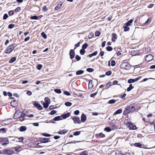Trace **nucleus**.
Segmentation results:
<instances>
[{
  "instance_id": "f257e3e1",
  "label": "nucleus",
  "mask_w": 155,
  "mask_h": 155,
  "mask_svg": "<svg viewBox=\"0 0 155 155\" xmlns=\"http://www.w3.org/2000/svg\"><path fill=\"white\" fill-rule=\"evenodd\" d=\"M16 46L17 45L15 44H12L9 45L6 49L5 51V53L6 54L11 53Z\"/></svg>"
},
{
  "instance_id": "f03ea898",
  "label": "nucleus",
  "mask_w": 155,
  "mask_h": 155,
  "mask_svg": "<svg viewBox=\"0 0 155 155\" xmlns=\"http://www.w3.org/2000/svg\"><path fill=\"white\" fill-rule=\"evenodd\" d=\"M120 67L121 68L128 70L130 68V65L128 63L124 62L121 64Z\"/></svg>"
},
{
  "instance_id": "7ed1b4c3",
  "label": "nucleus",
  "mask_w": 155,
  "mask_h": 155,
  "mask_svg": "<svg viewBox=\"0 0 155 155\" xmlns=\"http://www.w3.org/2000/svg\"><path fill=\"white\" fill-rule=\"evenodd\" d=\"M40 143H36L37 146L39 147H41V146L39 145V144H41V143H45L46 142H48V138H43L41 139L40 140Z\"/></svg>"
},
{
  "instance_id": "20e7f679",
  "label": "nucleus",
  "mask_w": 155,
  "mask_h": 155,
  "mask_svg": "<svg viewBox=\"0 0 155 155\" xmlns=\"http://www.w3.org/2000/svg\"><path fill=\"white\" fill-rule=\"evenodd\" d=\"M4 153L5 154L12 155L14 153V151L9 149H6L3 151Z\"/></svg>"
},
{
  "instance_id": "39448f33",
  "label": "nucleus",
  "mask_w": 155,
  "mask_h": 155,
  "mask_svg": "<svg viewBox=\"0 0 155 155\" xmlns=\"http://www.w3.org/2000/svg\"><path fill=\"white\" fill-rule=\"evenodd\" d=\"M1 142H3V145H5L8 144L9 140L8 138L5 137L1 139Z\"/></svg>"
},
{
  "instance_id": "423d86ee",
  "label": "nucleus",
  "mask_w": 155,
  "mask_h": 155,
  "mask_svg": "<svg viewBox=\"0 0 155 155\" xmlns=\"http://www.w3.org/2000/svg\"><path fill=\"white\" fill-rule=\"evenodd\" d=\"M21 114V112L19 110H17L14 114V117L15 119H17L19 117V116Z\"/></svg>"
},
{
  "instance_id": "0eeeda50",
  "label": "nucleus",
  "mask_w": 155,
  "mask_h": 155,
  "mask_svg": "<svg viewBox=\"0 0 155 155\" xmlns=\"http://www.w3.org/2000/svg\"><path fill=\"white\" fill-rule=\"evenodd\" d=\"M153 59V56L152 55L149 54L146 56L145 60L146 61L149 62L152 60Z\"/></svg>"
},
{
  "instance_id": "6e6552de",
  "label": "nucleus",
  "mask_w": 155,
  "mask_h": 155,
  "mask_svg": "<svg viewBox=\"0 0 155 155\" xmlns=\"http://www.w3.org/2000/svg\"><path fill=\"white\" fill-rule=\"evenodd\" d=\"M141 78V77H139L137 78L134 79H130L128 80V82L129 83H131L133 82L137 81L138 80H139Z\"/></svg>"
},
{
  "instance_id": "1a4fd4ad",
  "label": "nucleus",
  "mask_w": 155,
  "mask_h": 155,
  "mask_svg": "<svg viewBox=\"0 0 155 155\" xmlns=\"http://www.w3.org/2000/svg\"><path fill=\"white\" fill-rule=\"evenodd\" d=\"M34 105L36 107H37L39 110H41L43 109V107L40 104H39L36 101L35 102Z\"/></svg>"
},
{
  "instance_id": "9d476101",
  "label": "nucleus",
  "mask_w": 155,
  "mask_h": 155,
  "mask_svg": "<svg viewBox=\"0 0 155 155\" xmlns=\"http://www.w3.org/2000/svg\"><path fill=\"white\" fill-rule=\"evenodd\" d=\"M69 54L70 58L71 59H72L74 58L75 56V53L74 50L72 49L70 50L69 52Z\"/></svg>"
},
{
  "instance_id": "9b49d317",
  "label": "nucleus",
  "mask_w": 155,
  "mask_h": 155,
  "mask_svg": "<svg viewBox=\"0 0 155 155\" xmlns=\"http://www.w3.org/2000/svg\"><path fill=\"white\" fill-rule=\"evenodd\" d=\"M136 105L134 104H130L128 107L130 109L132 112L134 111L135 110V107Z\"/></svg>"
},
{
  "instance_id": "f8f14e48",
  "label": "nucleus",
  "mask_w": 155,
  "mask_h": 155,
  "mask_svg": "<svg viewBox=\"0 0 155 155\" xmlns=\"http://www.w3.org/2000/svg\"><path fill=\"white\" fill-rule=\"evenodd\" d=\"M72 119L73 120L75 123L80 124L81 123L80 118L78 117H76L72 118Z\"/></svg>"
},
{
  "instance_id": "ddd939ff",
  "label": "nucleus",
  "mask_w": 155,
  "mask_h": 155,
  "mask_svg": "<svg viewBox=\"0 0 155 155\" xmlns=\"http://www.w3.org/2000/svg\"><path fill=\"white\" fill-rule=\"evenodd\" d=\"M70 115H71V114L69 112H68L65 114H63L61 116V117L62 118L64 119H65L66 118H67L69 117L70 116Z\"/></svg>"
},
{
  "instance_id": "4468645a",
  "label": "nucleus",
  "mask_w": 155,
  "mask_h": 155,
  "mask_svg": "<svg viewBox=\"0 0 155 155\" xmlns=\"http://www.w3.org/2000/svg\"><path fill=\"white\" fill-rule=\"evenodd\" d=\"M11 105L14 107H16L18 105L17 101L15 100H14L11 102Z\"/></svg>"
},
{
  "instance_id": "2eb2a0df",
  "label": "nucleus",
  "mask_w": 155,
  "mask_h": 155,
  "mask_svg": "<svg viewBox=\"0 0 155 155\" xmlns=\"http://www.w3.org/2000/svg\"><path fill=\"white\" fill-rule=\"evenodd\" d=\"M128 127H129V129L130 130H134L136 129L137 127L136 125H134L133 124L130 123L128 126Z\"/></svg>"
},
{
  "instance_id": "dca6fc26",
  "label": "nucleus",
  "mask_w": 155,
  "mask_h": 155,
  "mask_svg": "<svg viewBox=\"0 0 155 155\" xmlns=\"http://www.w3.org/2000/svg\"><path fill=\"white\" fill-rule=\"evenodd\" d=\"M134 145L136 147L139 148H143L144 145L143 144H141L140 143H135L134 144Z\"/></svg>"
},
{
  "instance_id": "f3484780",
  "label": "nucleus",
  "mask_w": 155,
  "mask_h": 155,
  "mask_svg": "<svg viewBox=\"0 0 155 155\" xmlns=\"http://www.w3.org/2000/svg\"><path fill=\"white\" fill-rule=\"evenodd\" d=\"M128 26H128L126 24H125L123 26V28H124V31H129L130 28Z\"/></svg>"
},
{
  "instance_id": "a211bd4d",
  "label": "nucleus",
  "mask_w": 155,
  "mask_h": 155,
  "mask_svg": "<svg viewBox=\"0 0 155 155\" xmlns=\"http://www.w3.org/2000/svg\"><path fill=\"white\" fill-rule=\"evenodd\" d=\"M62 5V3L61 2H60L59 3L58 5L57 6H56L55 8V10H58L61 7Z\"/></svg>"
},
{
  "instance_id": "6ab92c4d",
  "label": "nucleus",
  "mask_w": 155,
  "mask_h": 155,
  "mask_svg": "<svg viewBox=\"0 0 155 155\" xmlns=\"http://www.w3.org/2000/svg\"><path fill=\"white\" fill-rule=\"evenodd\" d=\"M117 38V35L115 33L112 34V41L114 42L116 39Z\"/></svg>"
},
{
  "instance_id": "aec40b11",
  "label": "nucleus",
  "mask_w": 155,
  "mask_h": 155,
  "mask_svg": "<svg viewBox=\"0 0 155 155\" xmlns=\"http://www.w3.org/2000/svg\"><path fill=\"white\" fill-rule=\"evenodd\" d=\"M87 117L84 114H82L81 116V120L82 122H84L86 120Z\"/></svg>"
},
{
  "instance_id": "412c9836",
  "label": "nucleus",
  "mask_w": 155,
  "mask_h": 155,
  "mask_svg": "<svg viewBox=\"0 0 155 155\" xmlns=\"http://www.w3.org/2000/svg\"><path fill=\"white\" fill-rule=\"evenodd\" d=\"M27 128L25 126H22L20 127L19 130L23 132L26 130Z\"/></svg>"
},
{
  "instance_id": "4be33fe9",
  "label": "nucleus",
  "mask_w": 155,
  "mask_h": 155,
  "mask_svg": "<svg viewBox=\"0 0 155 155\" xmlns=\"http://www.w3.org/2000/svg\"><path fill=\"white\" fill-rule=\"evenodd\" d=\"M84 72V71L82 70L78 71L76 72V74L77 75H80L83 74Z\"/></svg>"
},
{
  "instance_id": "5701e85b",
  "label": "nucleus",
  "mask_w": 155,
  "mask_h": 155,
  "mask_svg": "<svg viewBox=\"0 0 155 155\" xmlns=\"http://www.w3.org/2000/svg\"><path fill=\"white\" fill-rule=\"evenodd\" d=\"M97 54V51H95L94 53H93L92 54H90L88 56L89 57V58H91L92 57L96 55Z\"/></svg>"
},
{
  "instance_id": "b1692460",
  "label": "nucleus",
  "mask_w": 155,
  "mask_h": 155,
  "mask_svg": "<svg viewBox=\"0 0 155 155\" xmlns=\"http://www.w3.org/2000/svg\"><path fill=\"white\" fill-rule=\"evenodd\" d=\"M122 112V110L121 109H119L117 110L114 114V115H116V114H120Z\"/></svg>"
},
{
  "instance_id": "393cba45",
  "label": "nucleus",
  "mask_w": 155,
  "mask_h": 155,
  "mask_svg": "<svg viewBox=\"0 0 155 155\" xmlns=\"http://www.w3.org/2000/svg\"><path fill=\"white\" fill-rule=\"evenodd\" d=\"M61 120V116H58L55 117L53 119V120L54 121H58Z\"/></svg>"
},
{
  "instance_id": "a878e982",
  "label": "nucleus",
  "mask_w": 155,
  "mask_h": 155,
  "mask_svg": "<svg viewBox=\"0 0 155 155\" xmlns=\"http://www.w3.org/2000/svg\"><path fill=\"white\" fill-rule=\"evenodd\" d=\"M133 21V20L130 19L129 21H128L127 23L125 24L127 25L128 26H130L132 25V22Z\"/></svg>"
},
{
  "instance_id": "bb28decb",
  "label": "nucleus",
  "mask_w": 155,
  "mask_h": 155,
  "mask_svg": "<svg viewBox=\"0 0 155 155\" xmlns=\"http://www.w3.org/2000/svg\"><path fill=\"white\" fill-rule=\"evenodd\" d=\"M92 81H90L89 82L88 84V87L89 88H91L93 87V84Z\"/></svg>"
},
{
  "instance_id": "cd10ccee",
  "label": "nucleus",
  "mask_w": 155,
  "mask_h": 155,
  "mask_svg": "<svg viewBox=\"0 0 155 155\" xmlns=\"http://www.w3.org/2000/svg\"><path fill=\"white\" fill-rule=\"evenodd\" d=\"M16 60V58L15 57L12 58L9 61V63H12L15 61Z\"/></svg>"
},
{
  "instance_id": "c85d7f7f",
  "label": "nucleus",
  "mask_w": 155,
  "mask_h": 155,
  "mask_svg": "<svg viewBox=\"0 0 155 155\" xmlns=\"http://www.w3.org/2000/svg\"><path fill=\"white\" fill-rule=\"evenodd\" d=\"M67 132V131L66 130H64L61 131L59 132L58 134H65Z\"/></svg>"
},
{
  "instance_id": "c756f323",
  "label": "nucleus",
  "mask_w": 155,
  "mask_h": 155,
  "mask_svg": "<svg viewBox=\"0 0 155 155\" xmlns=\"http://www.w3.org/2000/svg\"><path fill=\"white\" fill-rule=\"evenodd\" d=\"M45 101L47 103L50 104V99L48 97H46L45 98Z\"/></svg>"
},
{
  "instance_id": "7c9ffc66",
  "label": "nucleus",
  "mask_w": 155,
  "mask_h": 155,
  "mask_svg": "<svg viewBox=\"0 0 155 155\" xmlns=\"http://www.w3.org/2000/svg\"><path fill=\"white\" fill-rule=\"evenodd\" d=\"M95 136H99L103 138L105 137V135L104 134H102V133H100L99 134H97L95 135Z\"/></svg>"
},
{
  "instance_id": "2f4dec72",
  "label": "nucleus",
  "mask_w": 155,
  "mask_h": 155,
  "mask_svg": "<svg viewBox=\"0 0 155 155\" xmlns=\"http://www.w3.org/2000/svg\"><path fill=\"white\" fill-rule=\"evenodd\" d=\"M116 101L114 99H112L110 100L107 103L108 104H114L115 103Z\"/></svg>"
},
{
  "instance_id": "473e14b6",
  "label": "nucleus",
  "mask_w": 155,
  "mask_h": 155,
  "mask_svg": "<svg viewBox=\"0 0 155 155\" xmlns=\"http://www.w3.org/2000/svg\"><path fill=\"white\" fill-rule=\"evenodd\" d=\"M134 87L132 86V84H130L129 85V87L127 88V91H131L133 88Z\"/></svg>"
},
{
  "instance_id": "72a5a7b5",
  "label": "nucleus",
  "mask_w": 155,
  "mask_h": 155,
  "mask_svg": "<svg viewBox=\"0 0 155 155\" xmlns=\"http://www.w3.org/2000/svg\"><path fill=\"white\" fill-rule=\"evenodd\" d=\"M137 52L136 51H133L131 52L130 54L132 56H135L137 55Z\"/></svg>"
},
{
  "instance_id": "f704fd0d",
  "label": "nucleus",
  "mask_w": 155,
  "mask_h": 155,
  "mask_svg": "<svg viewBox=\"0 0 155 155\" xmlns=\"http://www.w3.org/2000/svg\"><path fill=\"white\" fill-rule=\"evenodd\" d=\"M130 113V111L128 110V109H127L126 108L125 110L123 112V114L124 115H126V114H129Z\"/></svg>"
},
{
  "instance_id": "c9c22d12",
  "label": "nucleus",
  "mask_w": 155,
  "mask_h": 155,
  "mask_svg": "<svg viewBox=\"0 0 155 155\" xmlns=\"http://www.w3.org/2000/svg\"><path fill=\"white\" fill-rule=\"evenodd\" d=\"M128 121H129V119L125 120L124 122V124L127 126H128L130 124V123Z\"/></svg>"
},
{
  "instance_id": "e433bc0d",
  "label": "nucleus",
  "mask_w": 155,
  "mask_h": 155,
  "mask_svg": "<svg viewBox=\"0 0 155 155\" xmlns=\"http://www.w3.org/2000/svg\"><path fill=\"white\" fill-rule=\"evenodd\" d=\"M43 102V105L44 107L45 108H48V107L49 104L44 103V102Z\"/></svg>"
},
{
  "instance_id": "4c0bfd02",
  "label": "nucleus",
  "mask_w": 155,
  "mask_h": 155,
  "mask_svg": "<svg viewBox=\"0 0 155 155\" xmlns=\"http://www.w3.org/2000/svg\"><path fill=\"white\" fill-rule=\"evenodd\" d=\"M54 91L56 93L58 94H61V91L60 89H55Z\"/></svg>"
},
{
  "instance_id": "58836bf2",
  "label": "nucleus",
  "mask_w": 155,
  "mask_h": 155,
  "mask_svg": "<svg viewBox=\"0 0 155 155\" xmlns=\"http://www.w3.org/2000/svg\"><path fill=\"white\" fill-rule=\"evenodd\" d=\"M88 46V45L87 43H85L82 46V49H86Z\"/></svg>"
},
{
  "instance_id": "ea45409f",
  "label": "nucleus",
  "mask_w": 155,
  "mask_h": 155,
  "mask_svg": "<svg viewBox=\"0 0 155 155\" xmlns=\"http://www.w3.org/2000/svg\"><path fill=\"white\" fill-rule=\"evenodd\" d=\"M72 104L70 102H66V103H65V105L66 106H68V107H70V106H71V105Z\"/></svg>"
},
{
  "instance_id": "a19ab883",
  "label": "nucleus",
  "mask_w": 155,
  "mask_h": 155,
  "mask_svg": "<svg viewBox=\"0 0 155 155\" xmlns=\"http://www.w3.org/2000/svg\"><path fill=\"white\" fill-rule=\"evenodd\" d=\"M80 52L81 55H83L84 54L85 51L84 49H82L80 50Z\"/></svg>"
},
{
  "instance_id": "79ce46f5",
  "label": "nucleus",
  "mask_w": 155,
  "mask_h": 155,
  "mask_svg": "<svg viewBox=\"0 0 155 155\" xmlns=\"http://www.w3.org/2000/svg\"><path fill=\"white\" fill-rule=\"evenodd\" d=\"M14 148L15 151L17 152H19L20 151L19 149L21 148V147H15Z\"/></svg>"
},
{
  "instance_id": "37998d69",
  "label": "nucleus",
  "mask_w": 155,
  "mask_h": 155,
  "mask_svg": "<svg viewBox=\"0 0 155 155\" xmlns=\"http://www.w3.org/2000/svg\"><path fill=\"white\" fill-rule=\"evenodd\" d=\"M30 19H31L37 20L38 19V17L37 16H31L30 17Z\"/></svg>"
},
{
  "instance_id": "c03bdc74",
  "label": "nucleus",
  "mask_w": 155,
  "mask_h": 155,
  "mask_svg": "<svg viewBox=\"0 0 155 155\" xmlns=\"http://www.w3.org/2000/svg\"><path fill=\"white\" fill-rule=\"evenodd\" d=\"M14 14V12L13 10H11L8 12V15L9 16H11L13 15Z\"/></svg>"
},
{
  "instance_id": "a18cd8bd",
  "label": "nucleus",
  "mask_w": 155,
  "mask_h": 155,
  "mask_svg": "<svg viewBox=\"0 0 155 155\" xmlns=\"http://www.w3.org/2000/svg\"><path fill=\"white\" fill-rule=\"evenodd\" d=\"M86 70L88 72H91L94 71V69L90 68H88Z\"/></svg>"
},
{
  "instance_id": "49530a36",
  "label": "nucleus",
  "mask_w": 155,
  "mask_h": 155,
  "mask_svg": "<svg viewBox=\"0 0 155 155\" xmlns=\"http://www.w3.org/2000/svg\"><path fill=\"white\" fill-rule=\"evenodd\" d=\"M80 131H76L74 133L73 135L74 136H78L80 134Z\"/></svg>"
},
{
  "instance_id": "de8ad7c7",
  "label": "nucleus",
  "mask_w": 155,
  "mask_h": 155,
  "mask_svg": "<svg viewBox=\"0 0 155 155\" xmlns=\"http://www.w3.org/2000/svg\"><path fill=\"white\" fill-rule=\"evenodd\" d=\"M104 130L107 132H109L111 131V129L109 127H107L104 128Z\"/></svg>"
},
{
  "instance_id": "09e8293b",
  "label": "nucleus",
  "mask_w": 155,
  "mask_h": 155,
  "mask_svg": "<svg viewBox=\"0 0 155 155\" xmlns=\"http://www.w3.org/2000/svg\"><path fill=\"white\" fill-rule=\"evenodd\" d=\"M6 132V130L5 128H3L0 129V132L5 133Z\"/></svg>"
},
{
  "instance_id": "8fccbe9b",
  "label": "nucleus",
  "mask_w": 155,
  "mask_h": 155,
  "mask_svg": "<svg viewBox=\"0 0 155 155\" xmlns=\"http://www.w3.org/2000/svg\"><path fill=\"white\" fill-rule=\"evenodd\" d=\"M106 48H107V50L108 51H111L113 50L112 48L110 46H109V47H107Z\"/></svg>"
},
{
  "instance_id": "3c124183",
  "label": "nucleus",
  "mask_w": 155,
  "mask_h": 155,
  "mask_svg": "<svg viewBox=\"0 0 155 155\" xmlns=\"http://www.w3.org/2000/svg\"><path fill=\"white\" fill-rule=\"evenodd\" d=\"M88 154V153L86 151H84L83 152H82L80 154V155H87Z\"/></svg>"
},
{
  "instance_id": "603ef678",
  "label": "nucleus",
  "mask_w": 155,
  "mask_h": 155,
  "mask_svg": "<svg viewBox=\"0 0 155 155\" xmlns=\"http://www.w3.org/2000/svg\"><path fill=\"white\" fill-rule=\"evenodd\" d=\"M112 73V72L111 71H109L106 73V75L107 76L110 75Z\"/></svg>"
},
{
  "instance_id": "864d4df0",
  "label": "nucleus",
  "mask_w": 155,
  "mask_h": 155,
  "mask_svg": "<svg viewBox=\"0 0 155 155\" xmlns=\"http://www.w3.org/2000/svg\"><path fill=\"white\" fill-rule=\"evenodd\" d=\"M8 17V15L7 14H5L4 15L3 17V19L4 20L6 19Z\"/></svg>"
},
{
  "instance_id": "5fc2aeb1",
  "label": "nucleus",
  "mask_w": 155,
  "mask_h": 155,
  "mask_svg": "<svg viewBox=\"0 0 155 155\" xmlns=\"http://www.w3.org/2000/svg\"><path fill=\"white\" fill-rule=\"evenodd\" d=\"M41 35L45 39L47 38V37L46 35L44 32H42L41 33Z\"/></svg>"
},
{
  "instance_id": "6e6d98bb",
  "label": "nucleus",
  "mask_w": 155,
  "mask_h": 155,
  "mask_svg": "<svg viewBox=\"0 0 155 155\" xmlns=\"http://www.w3.org/2000/svg\"><path fill=\"white\" fill-rule=\"evenodd\" d=\"M42 135L46 137H50L51 136V135L50 134H48L46 133H43L42 134Z\"/></svg>"
},
{
  "instance_id": "4d7b16f0",
  "label": "nucleus",
  "mask_w": 155,
  "mask_h": 155,
  "mask_svg": "<svg viewBox=\"0 0 155 155\" xmlns=\"http://www.w3.org/2000/svg\"><path fill=\"white\" fill-rule=\"evenodd\" d=\"M100 35V32L98 31H96L95 32V35L97 36H99Z\"/></svg>"
},
{
  "instance_id": "13d9d810",
  "label": "nucleus",
  "mask_w": 155,
  "mask_h": 155,
  "mask_svg": "<svg viewBox=\"0 0 155 155\" xmlns=\"http://www.w3.org/2000/svg\"><path fill=\"white\" fill-rule=\"evenodd\" d=\"M42 66L41 64H39L37 66V69L40 70L41 69V68H42Z\"/></svg>"
},
{
  "instance_id": "bf43d9fd",
  "label": "nucleus",
  "mask_w": 155,
  "mask_h": 155,
  "mask_svg": "<svg viewBox=\"0 0 155 155\" xmlns=\"http://www.w3.org/2000/svg\"><path fill=\"white\" fill-rule=\"evenodd\" d=\"M75 58L76 59L77 61H79L81 59L80 57L77 55L76 56Z\"/></svg>"
},
{
  "instance_id": "052dcab7",
  "label": "nucleus",
  "mask_w": 155,
  "mask_h": 155,
  "mask_svg": "<svg viewBox=\"0 0 155 155\" xmlns=\"http://www.w3.org/2000/svg\"><path fill=\"white\" fill-rule=\"evenodd\" d=\"M14 26V24H11L8 25V28L10 29H11L13 28Z\"/></svg>"
},
{
  "instance_id": "680f3d73",
  "label": "nucleus",
  "mask_w": 155,
  "mask_h": 155,
  "mask_svg": "<svg viewBox=\"0 0 155 155\" xmlns=\"http://www.w3.org/2000/svg\"><path fill=\"white\" fill-rule=\"evenodd\" d=\"M116 63L114 60H112L111 61V65L112 66H114L115 65Z\"/></svg>"
},
{
  "instance_id": "e2e57ef3",
  "label": "nucleus",
  "mask_w": 155,
  "mask_h": 155,
  "mask_svg": "<svg viewBox=\"0 0 155 155\" xmlns=\"http://www.w3.org/2000/svg\"><path fill=\"white\" fill-rule=\"evenodd\" d=\"M116 155H122L120 152L119 151H117L115 153Z\"/></svg>"
},
{
  "instance_id": "0e129e2a",
  "label": "nucleus",
  "mask_w": 155,
  "mask_h": 155,
  "mask_svg": "<svg viewBox=\"0 0 155 155\" xmlns=\"http://www.w3.org/2000/svg\"><path fill=\"white\" fill-rule=\"evenodd\" d=\"M64 93V94L67 96H70L71 95L70 93L69 92L67 91H65Z\"/></svg>"
},
{
  "instance_id": "69168bd1",
  "label": "nucleus",
  "mask_w": 155,
  "mask_h": 155,
  "mask_svg": "<svg viewBox=\"0 0 155 155\" xmlns=\"http://www.w3.org/2000/svg\"><path fill=\"white\" fill-rule=\"evenodd\" d=\"M56 113V111L55 110H52L50 112V114L51 115H54Z\"/></svg>"
},
{
  "instance_id": "338daca9",
  "label": "nucleus",
  "mask_w": 155,
  "mask_h": 155,
  "mask_svg": "<svg viewBox=\"0 0 155 155\" xmlns=\"http://www.w3.org/2000/svg\"><path fill=\"white\" fill-rule=\"evenodd\" d=\"M21 10V8L20 7H18L16 8L15 10V12H19Z\"/></svg>"
},
{
  "instance_id": "774afa93",
  "label": "nucleus",
  "mask_w": 155,
  "mask_h": 155,
  "mask_svg": "<svg viewBox=\"0 0 155 155\" xmlns=\"http://www.w3.org/2000/svg\"><path fill=\"white\" fill-rule=\"evenodd\" d=\"M26 94L27 95L29 96H30L32 94V93L31 91H27Z\"/></svg>"
}]
</instances>
